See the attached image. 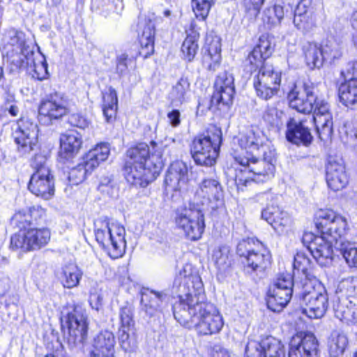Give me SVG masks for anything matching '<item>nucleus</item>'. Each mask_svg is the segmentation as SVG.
Instances as JSON below:
<instances>
[{
  "mask_svg": "<svg viewBox=\"0 0 357 357\" xmlns=\"http://www.w3.org/2000/svg\"><path fill=\"white\" fill-rule=\"evenodd\" d=\"M174 286L178 292L179 301L173 306L174 318L182 326L195 328L200 335L218 333L223 327L222 315L211 303L205 302L202 280L192 273L186 264L176 275Z\"/></svg>",
  "mask_w": 357,
  "mask_h": 357,
  "instance_id": "1",
  "label": "nucleus"
},
{
  "mask_svg": "<svg viewBox=\"0 0 357 357\" xmlns=\"http://www.w3.org/2000/svg\"><path fill=\"white\" fill-rule=\"evenodd\" d=\"M235 160L245 168L243 170L250 174L245 179L238 177L239 184L248 185L251 182L265 183L274 176L275 151L274 149L266 151L261 155H241L234 157Z\"/></svg>",
  "mask_w": 357,
  "mask_h": 357,
  "instance_id": "2",
  "label": "nucleus"
},
{
  "mask_svg": "<svg viewBox=\"0 0 357 357\" xmlns=\"http://www.w3.org/2000/svg\"><path fill=\"white\" fill-rule=\"evenodd\" d=\"M162 166V152L155 143L152 142L151 147L146 143L135 146V180L141 187L145 188L153 181Z\"/></svg>",
  "mask_w": 357,
  "mask_h": 357,
  "instance_id": "3",
  "label": "nucleus"
},
{
  "mask_svg": "<svg viewBox=\"0 0 357 357\" xmlns=\"http://www.w3.org/2000/svg\"><path fill=\"white\" fill-rule=\"evenodd\" d=\"M298 294L302 301L303 314L310 319H318L324 315L328 305V297L321 282L305 278Z\"/></svg>",
  "mask_w": 357,
  "mask_h": 357,
  "instance_id": "4",
  "label": "nucleus"
},
{
  "mask_svg": "<svg viewBox=\"0 0 357 357\" xmlns=\"http://www.w3.org/2000/svg\"><path fill=\"white\" fill-rule=\"evenodd\" d=\"M337 300L334 305L335 317L347 324L357 322V279L348 278L338 284Z\"/></svg>",
  "mask_w": 357,
  "mask_h": 357,
  "instance_id": "5",
  "label": "nucleus"
},
{
  "mask_svg": "<svg viewBox=\"0 0 357 357\" xmlns=\"http://www.w3.org/2000/svg\"><path fill=\"white\" fill-rule=\"evenodd\" d=\"M222 142V131L218 128L208 130L206 135L196 137L191 144V154L197 165L212 166L218 155Z\"/></svg>",
  "mask_w": 357,
  "mask_h": 357,
  "instance_id": "6",
  "label": "nucleus"
},
{
  "mask_svg": "<svg viewBox=\"0 0 357 357\" xmlns=\"http://www.w3.org/2000/svg\"><path fill=\"white\" fill-rule=\"evenodd\" d=\"M95 236L99 244L109 250L112 257L118 258L123 253L126 248L125 229L120 224L107 220L98 222Z\"/></svg>",
  "mask_w": 357,
  "mask_h": 357,
  "instance_id": "7",
  "label": "nucleus"
},
{
  "mask_svg": "<svg viewBox=\"0 0 357 357\" xmlns=\"http://www.w3.org/2000/svg\"><path fill=\"white\" fill-rule=\"evenodd\" d=\"M175 224L185 236L190 241H197L205 229V218L202 210L195 204L178 209L176 213Z\"/></svg>",
  "mask_w": 357,
  "mask_h": 357,
  "instance_id": "8",
  "label": "nucleus"
},
{
  "mask_svg": "<svg viewBox=\"0 0 357 357\" xmlns=\"http://www.w3.org/2000/svg\"><path fill=\"white\" fill-rule=\"evenodd\" d=\"M31 166L35 172L29 180L28 189L37 197L50 199L54 194V179L46 158L42 155H36Z\"/></svg>",
  "mask_w": 357,
  "mask_h": 357,
  "instance_id": "9",
  "label": "nucleus"
},
{
  "mask_svg": "<svg viewBox=\"0 0 357 357\" xmlns=\"http://www.w3.org/2000/svg\"><path fill=\"white\" fill-rule=\"evenodd\" d=\"M318 90L312 83L296 84L288 94L289 105L298 112L317 114L319 103H328L317 95Z\"/></svg>",
  "mask_w": 357,
  "mask_h": 357,
  "instance_id": "10",
  "label": "nucleus"
},
{
  "mask_svg": "<svg viewBox=\"0 0 357 357\" xmlns=\"http://www.w3.org/2000/svg\"><path fill=\"white\" fill-rule=\"evenodd\" d=\"M301 287L302 282L294 284L291 275H280L268 291V307L273 312H280L289 302L294 290L298 293Z\"/></svg>",
  "mask_w": 357,
  "mask_h": 357,
  "instance_id": "11",
  "label": "nucleus"
},
{
  "mask_svg": "<svg viewBox=\"0 0 357 357\" xmlns=\"http://www.w3.org/2000/svg\"><path fill=\"white\" fill-rule=\"evenodd\" d=\"M236 252L241 257H244V264L253 271L262 272L271 264L270 252L253 238L239 242Z\"/></svg>",
  "mask_w": 357,
  "mask_h": 357,
  "instance_id": "12",
  "label": "nucleus"
},
{
  "mask_svg": "<svg viewBox=\"0 0 357 357\" xmlns=\"http://www.w3.org/2000/svg\"><path fill=\"white\" fill-rule=\"evenodd\" d=\"M316 226L321 233L335 241V248H337L347 231V222L345 218L333 210H320L317 213Z\"/></svg>",
  "mask_w": 357,
  "mask_h": 357,
  "instance_id": "13",
  "label": "nucleus"
},
{
  "mask_svg": "<svg viewBox=\"0 0 357 357\" xmlns=\"http://www.w3.org/2000/svg\"><path fill=\"white\" fill-rule=\"evenodd\" d=\"M68 343L72 347L82 343L86 338L88 322L86 310L80 304L69 303L66 307Z\"/></svg>",
  "mask_w": 357,
  "mask_h": 357,
  "instance_id": "14",
  "label": "nucleus"
},
{
  "mask_svg": "<svg viewBox=\"0 0 357 357\" xmlns=\"http://www.w3.org/2000/svg\"><path fill=\"white\" fill-rule=\"evenodd\" d=\"M50 240V231L45 228L29 227L19 231L11 236L10 248L22 252H30L45 246Z\"/></svg>",
  "mask_w": 357,
  "mask_h": 357,
  "instance_id": "15",
  "label": "nucleus"
},
{
  "mask_svg": "<svg viewBox=\"0 0 357 357\" xmlns=\"http://www.w3.org/2000/svg\"><path fill=\"white\" fill-rule=\"evenodd\" d=\"M281 82V73L272 66H264L253 76V86L257 96L268 100L277 94Z\"/></svg>",
  "mask_w": 357,
  "mask_h": 357,
  "instance_id": "16",
  "label": "nucleus"
},
{
  "mask_svg": "<svg viewBox=\"0 0 357 357\" xmlns=\"http://www.w3.org/2000/svg\"><path fill=\"white\" fill-rule=\"evenodd\" d=\"M303 239L304 243H307L308 250L320 266H326L331 263L335 241L330 240L322 234L314 236L310 232L305 233Z\"/></svg>",
  "mask_w": 357,
  "mask_h": 357,
  "instance_id": "17",
  "label": "nucleus"
},
{
  "mask_svg": "<svg viewBox=\"0 0 357 357\" xmlns=\"http://www.w3.org/2000/svg\"><path fill=\"white\" fill-rule=\"evenodd\" d=\"M38 125L31 119L21 116L17 121L14 138L23 153H29L33 150L38 143Z\"/></svg>",
  "mask_w": 357,
  "mask_h": 357,
  "instance_id": "18",
  "label": "nucleus"
},
{
  "mask_svg": "<svg viewBox=\"0 0 357 357\" xmlns=\"http://www.w3.org/2000/svg\"><path fill=\"white\" fill-rule=\"evenodd\" d=\"M240 146L245 151L241 155H261L273 149L269 141L262 131L259 129L248 130L241 135L238 139Z\"/></svg>",
  "mask_w": 357,
  "mask_h": 357,
  "instance_id": "19",
  "label": "nucleus"
},
{
  "mask_svg": "<svg viewBox=\"0 0 357 357\" xmlns=\"http://www.w3.org/2000/svg\"><path fill=\"white\" fill-rule=\"evenodd\" d=\"M245 354L248 357H284L283 345L272 336L266 337L259 342H248Z\"/></svg>",
  "mask_w": 357,
  "mask_h": 357,
  "instance_id": "20",
  "label": "nucleus"
},
{
  "mask_svg": "<svg viewBox=\"0 0 357 357\" xmlns=\"http://www.w3.org/2000/svg\"><path fill=\"white\" fill-rule=\"evenodd\" d=\"M326 180L328 187L339 191L349 183V176L342 158L330 157L326 166Z\"/></svg>",
  "mask_w": 357,
  "mask_h": 357,
  "instance_id": "21",
  "label": "nucleus"
},
{
  "mask_svg": "<svg viewBox=\"0 0 357 357\" xmlns=\"http://www.w3.org/2000/svg\"><path fill=\"white\" fill-rule=\"evenodd\" d=\"M318 342L312 333L296 334L289 344V357H317Z\"/></svg>",
  "mask_w": 357,
  "mask_h": 357,
  "instance_id": "22",
  "label": "nucleus"
},
{
  "mask_svg": "<svg viewBox=\"0 0 357 357\" xmlns=\"http://www.w3.org/2000/svg\"><path fill=\"white\" fill-rule=\"evenodd\" d=\"M261 218L269 223L279 235H285L291 231V218L278 206H267L261 211Z\"/></svg>",
  "mask_w": 357,
  "mask_h": 357,
  "instance_id": "23",
  "label": "nucleus"
},
{
  "mask_svg": "<svg viewBox=\"0 0 357 357\" xmlns=\"http://www.w3.org/2000/svg\"><path fill=\"white\" fill-rule=\"evenodd\" d=\"M195 197L203 199L202 204H215L212 208H217L222 204L223 191L220 182L215 178H204L199 185Z\"/></svg>",
  "mask_w": 357,
  "mask_h": 357,
  "instance_id": "24",
  "label": "nucleus"
},
{
  "mask_svg": "<svg viewBox=\"0 0 357 357\" xmlns=\"http://www.w3.org/2000/svg\"><path fill=\"white\" fill-rule=\"evenodd\" d=\"M215 91L212 97V102L218 105L229 106L233 101L234 96V77L227 72L218 75L215 84Z\"/></svg>",
  "mask_w": 357,
  "mask_h": 357,
  "instance_id": "25",
  "label": "nucleus"
},
{
  "mask_svg": "<svg viewBox=\"0 0 357 357\" xmlns=\"http://www.w3.org/2000/svg\"><path fill=\"white\" fill-rule=\"evenodd\" d=\"M67 105V101L62 94L54 93L40 103L39 114L47 116L50 119H59L68 113Z\"/></svg>",
  "mask_w": 357,
  "mask_h": 357,
  "instance_id": "26",
  "label": "nucleus"
},
{
  "mask_svg": "<svg viewBox=\"0 0 357 357\" xmlns=\"http://www.w3.org/2000/svg\"><path fill=\"white\" fill-rule=\"evenodd\" d=\"M319 104L318 112L317 114L313 115L312 119L319 139L327 142L331 141L333 132V117L328 103L321 102Z\"/></svg>",
  "mask_w": 357,
  "mask_h": 357,
  "instance_id": "27",
  "label": "nucleus"
},
{
  "mask_svg": "<svg viewBox=\"0 0 357 357\" xmlns=\"http://www.w3.org/2000/svg\"><path fill=\"white\" fill-rule=\"evenodd\" d=\"M188 167L182 161L172 163L165 177V184L169 190H181L185 187L188 181Z\"/></svg>",
  "mask_w": 357,
  "mask_h": 357,
  "instance_id": "28",
  "label": "nucleus"
},
{
  "mask_svg": "<svg viewBox=\"0 0 357 357\" xmlns=\"http://www.w3.org/2000/svg\"><path fill=\"white\" fill-rule=\"evenodd\" d=\"M121 329L119 342L121 347L126 351H132V340L130 335L134 334L133 310L131 307L125 306L121 311Z\"/></svg>",
  "mask_w": 357,
  "mask_h": 357,
  "instance_id": "29",
  "label": "nucleus"
},
{
  "mask_svg": "<svg viewBox=\"0 0 357 357\" xmlns=\"http://www.w3.org/2000/svg\"><path fill=\"white\" fill-rule=\"evenodd\" d=\"M305 121H298L290 119L287 122L286 137L288 141L296 144H307L311 142L312 136L307 126L305 125Z\"/></svg>",
  "mask_w": 357,
  "mask_h": 357,
  "instance_id": "30",
  "label": "nucleus"
},
{
  "mask_svg": "<svg viewBox=\"0 0 357 357\" xmlns=\"http://www.w3.org/2000/svg\"><path fill=\"white\" fill-rule=\"evenodd\" d=\"M205 49L207 54L204 56V62L208 70L215 71L219 68L221 61L220 38L212 34L207 35Z\"/></svg>",
  "mask_w": 357,
  "mask_h": 357,
  "instance_id": "31",
  "label": "nucleus"
},
{
  "mask_svg": "<svg viewBox=\"0 0 357 357\" xmlns=\"http://www.w3.org/2000/svg\"><path fill=\"white\" fill-rule=\"evenodd\" d=\"M114 337L112 333L105 331L97 335L93 343L91 354L105 357H114Z\"/></svg>",
  "mask_w": 357,
  "mask_h": 357,
  "instance_id": "32",
  "label": "nucleus"
},
{
  "mask_svg": "<svg viewBox=\"0 0 357 357\" xmlns=\"http://www.w3.org/2000/svg\"><path fill=\"white\" fill-rule=\"evenodd\" d=\"M302 50L305 63L309 68H320L323 66L325 58L321 45L307 42L303 44Z\"/></svg>",
  "mask_w": 357,
  "mask_h": 357,
  "instance_id": "33",
  "label": "nucleus"
},
{
  "mask_svg": "<svg viewBox=\"0 0 357 357\" xmlns=\"http://www.w3.org/2000/svg\"><path fill=\"white\" fill-rule=\"evenodd\" d=\"M141 304L144 310L149 314L159 310L167 298L164 291H156L149 288H143L140 292Z\"/></svg>",
  "mask_w": 357,
  "mask_h": 357,
  "instance_id": "34",
  "label": "nucleus"
},
{
  "mask_svg": "<svg viewBox=\"0 0 357 357\" xmlns=\"http://www.w3.org/2000/svg\"><path fill=\"white\" fill-rule=\"evenodd\" d=\"M81 135L74 130L63 135L61 139V154L65 158H69L77 154L82 146Z\"/></svg>",
  "mask_w": 357,
  "mask_h": 357,
  "instance_id": "35",
  "label": "nucleus"
},
{
  "mask_svg": "<svg viewBox=\"0 0 357 357\" xmlns=\"http://www.w3.org/2000/svg\"><path fill=\"white\" fill-rule=\"evenodd\" d=\"M3 59L13 66L15 69L25 68L29 65L33 52L29 47L23 48L22 51L15 50L3 51Z\"/></svg>",
  "mask_w": 357,
  "mask_h": 357,
  "instance_id": "36",
  "label": "nucleus"
},
{
  "mask_svg": "<svg viewBox=\"0 0 357 357\" xmlns=\"http://www.w3.org/2000/svg\"><path fill=\"white\" fill-rule=\"evenodd\" d=\"M190 94V83L188 78L181 77L172 86L168 98L174 106H179L187 102Z\"/></svg>",
  "mask_w": 357,
  "mask_h": 357,
  "instance_id": "37",
  "label": "nucleus"
},
{
  "mask_svg": "<svg viewBox=\"0 0 357 357\" xmlns=\"http://www.w3.org/2000/svg\"><path fill=\"white\" fill-rule=\"evenodd\" d=\"M340 101L346 107L357 108V79L342 83L338 89Z\"/></svg>",
  "mask_w": 357,
  "mask_h": 357,
  "instance_id": "38",
  "label": "nucleus"
},
{
  "mask_svg": "<svg viewBox=\"0 0 357 357\" xmlns=\"http://www.w3.org/2000/svg\"><path fill=\"white\" fill-rule=\"evenodd\" d=\"M27 47L24 33L15 29L7 30L1 38V52L6 51V50L22 51L23 48Z\"/></svg>",
  "mask_w": 357,
  "mask_h": 357,
  "instance_id": "39",
  "label": "nucleus"
},
{
  "mask_svg": "<svg viewBox=\"0 0 357 357\" xmlns=\"http://www.w3.org/2000/svg\"><path fill=\"white\" fill-rule=\"evenodd\" d=\"M82 277V271L74 263L64 265L59 275V278L63 287L68 289L77 287Z\"/></svg>",
  "mask_w": 357,
  "mask_h": 357,
  "instance_id": "40",
  "label": "nucleus"
},
{
  "mask_svg": "<svg viewBox=\"0 0 357 357\" xmlns=\"http://www.w3.org/2000/svg\"><path fill=\"white\" fill-rule=\"evenodd\" d=\"M199 33L192 27L188 32L187 36L181 46L183 58L190 62L193 61L199 50L198 40Z\"/></svg>",
  "mask_w": 357,
  "mask_h": 357,
  "instance_id": "41",
  "label": "nucleus"
},
{
  "mask_svg": "<svg viewBox=\"0 0 357 357\" xmlns=\"http://www.w3.org/2000/svg\"><path fill=\"white\" fill-rule=\"evenodd\" d=\"M109 147L107 144H100L90 150L84 157L89 169L96 168L101 162L106 160L109 154Z\"/></svg>",
  "mask_w": 357,
  "mask_h": 357,
  "instance_id": "42",
  "label": "nucleus"
},
{
  "mask_svg": "<svg viewBox=\"0 0 357 357\" xmlns=\"http://www.w3.org/2000/svg\"><path fill=\"white\" fill-rule=\"evenodd\" d=\"M154 34L155 31L153 25L149 22L144 27L142 33L139 36V43L140 45L139 54L146 58L151 55L154 50Z\"/></svg>",
  "mask_w": 357,
  "mask_h": 357,
  "instance_id": "43",
  "label": "nucleus"
},
{
  "mask_svg": "<svg viewBox=\"0 0 357 357\" xmlns=\"http://www.w3.org/2000/svg\"><path fill=\"white\" fill-rule=\"evenodd\" d=\"M284 15V8L281 5L266 7L262 12L261 20L268 28L280 24Z\"/></svg>",
  "mask_w": 357,
  "mask_h": 357,
  "instance_id": "44",
  "label": "nucleus"
},
{
  "mask_svg": "<svg viewBox=\"0 0 357 357\" xmlns=\"http://www.w3.org/2000/svg\"><path fill=\"white\" fill-rule=\"evenodd\" d=\"M116 109V92L113 88L110 87L103 93L102 112L107 121H109L115 116Z\"/></svg>",
  "mask_w": 357,
  "mask_h": 357,
  "instance_id": "45",
  "label": "nucleus"
},
{
  "mask_svg": "<svg viewBox=\"0 0 357 357\" xmlns=\"http://www.w3.org/2000/svg\"><path fill=\"white\" fill-rule=\"evenodd\" d=\"M347 344L348 339L344 334H333L328 343V351L331 357H342Z\"/></svg>",
  "mask_w": 357,
  "mask_h": 357,
  "instance_id": "46",
  "label": "nucleus"
},
{
  "mask_svg": "<svg viewBox=\"0 0 357 357\" xmlns=\"http://www.w3.org/2000/svg\"><path fill=\"white\" fill-rule=\"evenodd\" d=\"M336 248L341 252L349 266L357 267V243L340 241Z\"/></svg>",
  "mask_w": 357,
  "mask_h": 357,
  "instance_id": "47",
  "label": "nucleus"
},
{
  "mask_svg": "<svg viewBox=\"0 0 357 357\" xmlns=\"http://www.w3.org/2000/svg\"><path fill=\"white\" fill-rule=\"evenodd\" d=\"M119 7H121V0H93L92 3V8L105 17L117 12Z\"/></svg>",
  "mask_w": 357,
  "mask_h": 357,
  "instance_id": "48",
  "label": "nucleus"
},
{
  "mask_svg": "<svg viewBox=\"0 0 357 357\" xmlns=\"http://www.w3.org/2000/svg\"><path fill=\"white\" fill-rule=\"evenodd\" d=\"M33 67L32 77L38 80H43L48 77L47 63L43 55L31 57L29 65Z\"/></svg>",
  "mask_w": 357,
  "mask_h": 357,
  "instance_id": "49",
  "label": "nucleus"
},
{
  "mask_svg": "<svg viewBox=\"0 0 357 357\" xmlns=\"http://www.w3.org/2000/svg\"><path fill=\"white\" fill-rule=\"evenodd\" d=\"M321 48L325 59H338L342 55V44L334 38H327Z\"/></svg>",
  "mask_w": 357,
  "mask_h": 357,
  "instance_id": "50",
  "label": "nucleus"
},
{
  "mask_svg": "<svg viewBox=\"0 0 357 357\" xmlns=\"http://www.w3.org/2000/svg\"><path fill=\"white\" fill-rule=\"evenodd\" d=\"M263 118L271 126L280 128L284 123V112L274 106H268L264 112Z\"/></svg>",
  "mask_w": 357,
  "mask_h": 357,
  "instance_id": "51",
  "label": "nucleus"
},
{
  "mask_svg": "<svg viewBox=\"0 0 357 357\" xmlns=\"http://www.w3.org/2000/svg\"><path fill=\"white\" fill-rule=\"evenodd\" d=\"M93 169H89L85 159L83 162L70 169L68 174V179L73 185L82 183L86 178V174L91 173Z\"/></svg>",
  "mask_w": 357,
  "mask_h": 357,
  "instance_id": "52",
  "label": "nucleus"
},
{
  "mask_svg": "<svg viewBox=\"0 0 357 357\" xmlns=\"http://www.w3.org/2000/svg\"><path fill=\"white\" fill-rule=\"evenodd\" d=\"M213 259L220 270H225L229 266V250L227 246H220L213 251Z\"/></svg>",
  "mask_w": 357,
  "mask_h": 357,
  "instance_id": "53",
  "label": "nucleus"
},
{
  "mask_svg": "<svg viewBox=\"0 0 357 357\" xmlns=\"http://www.w3.org/2000/svg\"><path fill=\"white\" fill-rule=\"evenodd\" d=\"M33 211H34V208H29L27 211H18L12 218L13 224L17 227L20 231L28 229V228L31 227Z\"/></svg>",
  "mask_w": 357,
  "mask_h": 357,
  "instance_id": "54",
  "label": "nucleus"
},
{
  "mask_svg": "<svg viewBox=\"0 0 357 357\" xmlns=\"http://www.w3.org/2000/svg\"><path fill=\"white\" fill-rule=\"evenodd\" d=\"M134 165V149L130 148L127 151L122 167L124 178L131 185L134 184V174L132 172Z\"/></svg>",
  "mask_w": 357,
  "mask_h": 357,
  "instance_id": "55",
  "label": "nucleus"
},
{
  "mask_svg": "<svg viewBox=\"0 0 357 357\" xmlns=\"http://www.w3.org/2000/svg\"><path fill=\"white\" fill-rule=\"evenodd\" d=\"M293 22L296 28L303 32L312 31L317 26V23L316 14L294 17Z\"/></svg>",
  "mask_w": 357,
  "mask_h": 357,
  "instance_id": "56",
  "label": "nucleus"
},
{
  "mask_svg": "<svg viewBox=\"0 0 357 357\" xmlns=\"http://www.w3.org/2000/svg\"><path fill=\"white\" fill-rule=\"evenodd\" d=\"M213 3L214 0H192V6L196 17L204 20Z\"/></svg>",
  "mask_w": 357,
  "mask_h": 357,
  "instance_id": "57",
  "label": "nucleus"
},
{
  "mask_svg": "<svg viewBox=\"0 0 357 357\" xmlns=\"http://www.w3.org/2000/svg\"><path fill=\"white\" fill-rule=\"evenodd\" d=\"M264 2L265 0H242L241 3L245 15L251 19H255Z\"/></svg>",
  "mask_w": 357,
  "mask_h": 357,
  "instance_id": "58",
  "label": "nucleus"
},
{
  "mask_svg": "<svg viewBox=\"0 0 357 357\" xmlns=\"http://www.w3.org/2000/svg\"><path fill=\"white\" fill-rule=\"evenodd\" d=\"M253 49L257 50L264 57L268 59L273 52L274 45L268 36L263 35L259 38L257 45Z\"/></svg>",
  "mask_w": 357,
  "mask_h": 357,
  "instance_id": "59",
  "label": "nucleus"
},
{
  "mask_svg": "<svg viewBox=\"0 0 357 357\" xmlns=\"http://www.w3.org/2000/svg\"><path fill=\"white\" fill-rule=\"evenodd\" d=\"M267 59L264 57L261 53L259 52L257 50H252V51L249 54L248 56V61L250 65L255 69L259 70L263 68L264 66H268L265 64L264 61Z\"/></svg>",
  "mask_w": 357,
  "mask_h": 357,
  "instance_id": "60",
  "label": "nucleus"
},
{
  "mask_svg": "<svg viewBox=\"0 0 357 357\" xmlns=\"http://www.w3.org/2000/svg\"><path fill=\"white\" fill-rule=\"evenodd\" d=\"M314 14H315V12L311 6L310 0H301L298 3L294 11V17H302L303 15Z\"/></svg>",
  "mask_w": 357,
  "mask_h": 357,
  "instance_id": "61",
  "label": "nucleus"
},
{
  "mask_svg": "<svg viewBox=\"0 0 357 357\" xmlns=\"http://www.w3.org/2000/svg\"><path fill=\"white\" fill-rule=\"evenodd\" d=\"M294 268L301 271L304 274L310 267V259L303 253H298L294 257Z\"/></svg>",
  "mask_w": 357,
  "mask_h": 357,
  "instance_id": "62",
  "label": "nucleus"
},
{
  "mask_svg": "<svg viewBox=\"0 0 357 357\" xmlns=\"http://www.w3.org/2000/svg\"><path fill=\"white\" fill-rule=\"evenodd\" d=\"M3 109L5 112H8L11 116L15 117L20 114L19 103L14 99H7L3 105Z\"/></svg>",
  "mask_w": 357,
  "mask_h": 357,
  "instance_id": "63",
  "label": "nucleus"
},
{
  "mask_svg": "<svg viewBox=\"0 0 357 357\" xmlns=\"http://www.w3.org/2000/svg\"><path fill=\"white\" fill-rule=\"evenodd\" d=\"M69 122L72 126L82 129L88 127L89 124V122L84 116L78 114L71 115L69 118Z\"/></svg>",
  "mask_w": 357,
  "mask_h": 357,
  "instance_id": "64",
  "label": "nucleus"
}]
</instances>
